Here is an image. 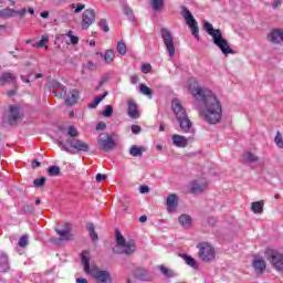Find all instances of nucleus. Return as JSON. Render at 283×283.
I'll return each mask as SVG.
<instances>
[{
  "mask_svg": "<svg viewBox=\"0 0 283 283\" xmlns=\"http://www.w3.org/2000/svg\"><path fill=\"white\" fill-rule=\"evenodd\" d=\"M191 90V94L196 98V101L203 102V117L207 123L210 125H216V123H220L222 120V104L220 99L213 94V91L209 88L196 87L193 86Z\"/></svg>",
  "mask_w": 283,
  "mask_h": 283,
  "instance_id": "nucleus-1",
  "label": "nucleus"
},
{
  "mask_svg": "<svg viewBox=\"0 0 283 283\" xmlns=\"http://www.w3.org/2000/svg\"><path fill=\"white\" fill-rule=\"evenodd\" d=\"M203 30L212 38V42L219 50H221L224 56H229V54H235V51L229 46V41L224 39L222 35V31L220 29H214L213 24L208 21H203Z\"/></svg>",
  "mask_w": 283,
  "mask_h": 283,
  "instance_id": "nucleus-2",
  "label": "nucleus"
},
{
  "mask_svg": "<svg viewBox=\"0 0 283 283\" xmlns=\"http://www.w3.org/2000/svg\"><path fill=\"white\" fill-rule=\"evenodd\" d=\"M81 261L84 266V272L88 273L97 283H113L112 273L107 270H101L98 266H90V258L85 253L81 254Z\"/></svg>",
  "mask_w": 283,
  "mask_h": 283,
  "instance_id": "nucleus-3",
  "label": "nucleus"
},
{
  "mask_svg": "<svg viewBox=\"0 0 283 283\" xmlns=\"http://www.w3.org/2000/svg\"><path fill=\"white\" fill-rule=\"evenodd\" d=\"M171 108L177 122L179 123L180 129L184 130L185 134H189L191 132V127H193V123L189 119L187 109L182 106L180 99L174 98L171 102Z\"/></svg>",
  "mask_w": 283,
  "mask_h": 283,
  "instance_id": "nucleus-4",
  "label": "nucleus"
},
{
  "mask_svg": "<svg viewBox=\"0 0 283 283\" xmlns=\"http://www.w3.org/2000/svg\"><path fill=\"white\" fill-rule=\"evenodd\" d=\"M55 145L62 149V151H66V154H87L90 151V144L85 143L84 140L76 139V138H67L66 145H70L67 147L65 143L61 139L55 140Z\"/></svg>",
  "mask_w": 283,
  "mask_h": 283,
  "instance_id": "nucleus-5",
  "label": "nucleus"
},
{
  "mask_svg": "<svg viewBox=\"0 0 283 283\" xmlns=\"http://www.w3.org/2000/svg\"><path fill=\"white\" fill-rule=\"evenodd\" d=\"M115 242L117 247H122L120 250H118V248H113V253H116L117 255H132V253L136 251V241L125 240V237H123V233L118 229H115Z\"/></svg>",
  "mask_w": 283,
  "mask_h": 283,
  "instance_id": "nucleus-6",
  "label": "nucleus"
},
{
  "mask_svg": "<svg viewBox=\"0 0 283 283\" xmlns=\"http://www.w3.org/2000/svg\"><path fill=\"white\" fill-rule=\"evenodd\" d=\"M181 17H184L186 25L190 28L192 36H195L197 41H200V28H198V21L193 18L191 11H189L185 6H181Z\"/></svg>",
  "mask_w": 283,
  "mask_h": 283,
  "instance_id": "nucleus-7",
  "label": "nucleus"
},
{
  "mask_svg": "<svg viewBox=\"0 0 283 283\" xmlns=\"http://www.w3.org/2000/svg\"><path fill=\"white\" fill-rule=\"evenodd\" d=\"M265 258L276 271H283V254L280 251L268 248L265 250Z\"/></svg>",
  "mask_w": 283,
  "mask_h": 283,
  "instance_id": "nucleus-8",
  "label": "nucleus"
},
{
  "mask_svg": "<svg viewBox=\"0 0 283 283\" xmlns=\"http://www.w3.org/2000/svg\"><path fill=\"white\" fill-rule=\"evenodd\" d=\"M160 34H161L164 45L168 52V56H170V59L174 57L176 55V45L174 44V34L167 28H161Z\"/></svg>",
  "mask_w": 283,
  "mask_h": 283,
  "instance_id": "nucleus-9",
  "label": "nucleus"
},
{
  "mask_svg": "<svg viewBox=\"0 0 283 283\" xmlns=\"http://www.w3.org/2000/svg\"><path fill=\"white\" fill-rule=\"evenodd\" d=\"M197 249H199V258L202 262H213L216 260V250L211 244L202 242L197 245Z\"/></svg>",
  "mask_w": 283,
  "mask_h": 283,
  "instance_id": "nucleus-10",
  "label": "nucleus"
},
{
  "mask_svg": "<svg viewBox=\"0 0 283 283\" xmlns=\"http://www.w3.org/2000/svg\"><path fill=\"white\" fill-rule=\"evenodd\" d=\"M21 120V105H9L8 125L14 127Z\"/></svg>",
  "mask_w": 283,
  "mask_h": 283,
  "instance_id": "nucleus-11",
  "label": "nucleus"
},
{
  "mask_svg": "<svg viewBox=\"0 0 283 283\" xmlns=\"http://www.w3.org/2000/svg\"><path fill=\"white\" fill-rule=\"evenodd\" d=\"M96 21V13L93 9L84 10L82 14V30H87Z\"/></svg>",
  "mask_w": 283,
  "mask_h": 283,
  "instance_id": "nucleus-12",
  "label": "nucleus"
},
{
  "mask_svg": "<svg viewBox=\"0 0 283 283\" xmlns=\"http://www.w3.org/2000/svg\"><path fill=\"white\" fill-rule=\"evenodd\" d=\"M268 41L273 45H282L283 43V29H272L268 34Z\"/></svg>",
  "mask_w": 283,
  "mask_h": 283,
  "instance_id": "nucleus-13",
  "label": "nucleus"
},
{
  "mask_svg": "<svg viewBox=\"0 0 283 283\" xmlns=\"http://www.w3.org/2000/svg\"><path fill=\"white\" fill-rule=\"evenodd\" d=\"M65 227L66 228L63 230H61L59 228L55 229V232L57 233V235H60V238L57 239V240H60V242H70L74 238V234H72V232L70 230V223H66Z\"/></svg>",
  "mask_w": 283,
  "mask_h": 283,
  "instance_id": "nucleus-14",
  "label": "nucleus"
},
{
  "mask_svg": "<svg viewBox=\"0 0 283 283\" xmlns=\"http://www.w3.org/2000/svg\"><path fill=\"white\" fill-rule=\"evenodd\" d=\"M98 145L103 151H112L116 147V140H114L113 136H107L106 139H99Z\"/></svg>",
  "mask_w": 283,
  "mask_h": 283,
  "instance_id": "nucleus-15",
  "label": "nucleus"
},
{
  "mask_svg": "<svg viewBox=\"0 0 283 283\" xmlns=\"http://www.w3.org/2000/svg\"><path fill=\"white\" fill-rule=\"evenodd\" d=\"M134 275L136 280H139V282H150L151 280V274H149V271L144 268H136Z\"/></svg>",
  "mask_w": 283,
  "mask_h": 283,
  "instance_id": "nucleus-16",
  "label": "nucleus"
},
{
  "mask_svg": "<svg viewBox=\"0 0 283 283\" xmlns=\"http://www.w3.org/2000/svg\"><path fill=\"white\" fill-rule=\"evenodd\" d=\"M95 56H99V59L104 60V63H106V65H109V63H114V59H116V53L114 52V50L108 49L105 51V53L95 52Z\"/></svg>",
  "mask_w": 283,
  "mask_h": 283,
  "instance_id": "nucleus-17",
  "label": "nucleus"
},
{
  "mask_svg": "<svg viewBox=\"0 0 283 283\" xmlns=\"http://www.w3.org/2000/svg\"><path fill=\"white\" fill-rule=\"evenodd\" d=\"M252 266H253L256 275H262V273H264V271H266V261H264V259H262V258L254 259L252 262Z\"/></svg>",
  "mask_w": 283,
  "mask_h": 283,
  "instance_id": "nucleus-18",
  "label": "nucleus"
},
{
  "mask_svg": "<svg viewBox=\"0 0 283 283\" xmlns=\"http://www.w3.org/2000/svg\"><path fill=\"white\" fill-rule=\"evenodd\" d=\"M128 105V116L129 118L136 119V118H140V114L138 113V104H136V102L134 99H129L127 102Z\"/></svg>",
  "mask_w": 283,
  "mask_h": 283,
  "instance_id": "nucleus-19",
  "label": "nucleus"
},
{
  "mask_svg": "<svg viewBox=\"0 0 283 283\" xmlns=\"http://www.w3.org/2000/svg\"><path fill=\"white\" fill-rule=\"evenodd\" d=\"M123 12L125 17H127L128 21H130V23H134V25L138 24V20H136V14H134V9H132L129 4L123 7Z\"/></svg>",
  "mask_w": 283,
  "mask_h": 283,
  "instance_id": "nucleus-20",
  "label": "nucleus"
},
{
  "mask_svg": "<svg viewBox=\"0 0 283 283\" xmlns=\"http://www.w3.org/2000/svg\"><path fill=\"white\" fill-rule=\"evenodd\" d=\"M10 271V263L8 262V254L0 252V273H8Z\"/></svg>",
  "mask_w": 283,
  "mask_h": 283,
  "instance_id": "nucleus-21",
  "label": "nucleus"
},
{
  "mask_svg": "<svg viewBox=\"0 0 283 283\" xmlns=\"http://www.w3.org/2000/svg\"><path fill=\"white\" fill-rule=\"evenodd\" d=\"M6 83H12L13 85L17 83V76L12 73H2L0 75V85H6Z\"/></svg>",
  "mask_w": 283,
  "mask_h": 283,
  "instance_id": "nucleus-22",
  "label": "nucleus"
},
{
  "mask_svg": "<svg viewBox=\"0 0 283 283\" xmlns=\"http://www.w3.org/2000/svg\"><path fill=\"white\" fill-rule=\"evenodd\" d=\"M172 145H175V147H187L188 139L181 135H172Z\"/></svg>",
  "mask_w": 283,
  "mask_h": 283,
  "instance_id": "nucleus-23",
  "label": "nucleus"
},
{
  "mask_svg": "<svg viewBox=\"0 0 283 283\" xmlns=\"http://www.w3.org/2000/svg\"><path fill=\"white\" fill-rule=\"evenodd\" d=\"M166 205L168 207V211H171L172 209L178 208V196L175 193H171L167 197Z\"/></svg>",
  "mask_w": 283,
  "mask_h": 283,
  "instance_id": "nucleus-24",
  "label": "nucleus"
},
{
  "mask_svg": "<svg viewBox=\"0 0 283 283\" xmlns=\"http://www.w3.org/2000/svg\"><path fill=\"white\" fill-rule=\"evenodd\" d=\"M178 222H179V224H181V227H184V229H191V223H192L191 216H189V214H181L178 218Z\"/></svg>",
  "mask_w": 283,
  "mask_h": 283,
  "instance_id": "nucleus-25",
  "label": "nucleus"
},
{
  "mask_svg": "<svg viewBox=\"0 0 283 283\" xmlns=\"http://www.w3.org/2000/svg\"><path fill=\"white\" fill-rule=\"evenodd\" d=\"M205 189H207L206 184H200L198 182V180L191 181V188H190L191 193H202Z\"/></svg>",
  "mask_w": 283,
  "mask_h": 283,
  "instance_id": "nucleus-26",
  "label": "nucleus"
},
{
  "mask_svg": "<svg viewBox=\"0 0 283 283\" xmlns=\"http://www.w3.org/2000/svg\"><path fill=\"white\" fill-rule=\"evenodd\" d=\"M76 94H78V91L73 90L71 94L66 96L65 105H69V107H72V105H76V103L78 102V96Z\"/></svg>",
  "mask_w": 283,
  "mask_h": 283,
  "instance_id": "nucleus-27",
  "label": "nucleus"
},
{
  "mask_svg": "<svg viewBox=\"0 0 283 283\" xmlns=\"http://www.w3.org/2000/svg\"><path fill=\"white\" fill-rule=\"evenodd\" d=\"M182 260H185L186 264L188 266H190L191 269L198 270L199 265H198V261H196V259H193V256L189 255V254H181Z\"/></svg>",
  "mask_w": 283,
  "mask_h": 283,
  "instance_id": "nucleus-28",
  "label": "nucleus"
},
{
  "mask_svg": "<svg viewBox=\"0 0 283 283\" xmlns=\"http://www.w3.org/2000/svg\"><path fill=\"white\" fill-rule=\"evenodd\" d=\"M107 94H109V93L104 92L102 95L95 97L94 101L88 104V108L96 109L98 107V105H101V102L105 101V98L107 97Z\"/></svg>",
  "mask_w": 283,
  "mask_h": 283,
  "instance_id": "nucleus-29",
  "label": "nucleus"
},
{
  "mask_svg": "<svg viewBox=\"0 0 283 283\" xmlns=\"http://www.w3.org/2000/svg\"><path fill=\"white\" fill-rule=\"evenodd\" d=\"M145 151L144 147H138L136 145H133L129 149V155L133 156L134 158H140L143 157V153Z\"/></svg>",
  "mask_w": 283,
  "mask_h": 283,
  "instance_id": "nucleus-30",
  "label": "nucleus"
},
{
  "mask_svg": "<svg viewBox=\"0 0 283 283\" xmlns=\"http://www.w3.org/2000/svg\"><path fill=\"white\" fill-rule=\"evenodd\" d=\"M251 209L253 213H262L264 211V201L252 202Z\"/></svg>",
  "mask_w": 283,
  "mask_h": 283,
  "instance_id": "nucleus-31",
  "label": "nucleus"
},
{
  "mask_svg": "<svg viewBox=\"0 0 283 283\" xmlns=\"http://www.w3.org/2000/svg\"><path fill=\"white\" fill-rule=\"evenodd\" d=\"M159 271L165 277H176V272L165 265H159Z\"/></svg>",
  "mask_w": 283,
  "mask_h": 283,
  "instance_id": "nucleus-32",
  "label": "nucleus"
},
{
  "mask_svg": "<svg viewBox=\"0 0 283 283\" xmlns=\"http://www.w3.org/2000/svg\"><path fill=\"white\" fill-rule=\"evenodd\" d=\"M86 229L91 235V240L93 242H96L98 240V233H96V230H95V227H94V223H87L86 224Z\"/></svg>",
  "mask_w": 283,
  "mask_h": 283,
  "instance_id": "nucleus-33",
  "label": "nucleus"
},
{
  "mask_svg": "<svg viewBox=\"0 0 283 283\" xmlns=\"http://www.w3.org/2000/svg\"><path fill=\"white\" fill-rule=\"evenodd\" d=\"M15 12H17V10L7 8V9H3L0 11V17H1V19H10V18L14 17Z\"/></svg>",
  "mask_w": 283,
  "mask_h": 283,
  "instance_id": "nucleus-34",
  "label": "nucleus"
},
{
  "mask_svg": "<svg viewBox=\"0 0 283 283\" xmlns=\"http://www.w3.org/2000/svg\"><path fill=\"white\" fill-rule=\"evenodd\" d=\"M151 8L155 12H160L165 8V0H151Z\"/></svg>",
  "mask_w": 283,
  "mask_h": 283,
  "instance_id": "nucleus-35",
  "label": "nucleus"
},
{
  "mask_svg": "<svg viewBox=\"0 0 283 283\" xmlns=\"http://www.w3.org/2000/svg\"><path fill=\"white\" fill-rule=\"evenodd\" d=\"M48 174L51 177L61 176V167H59V166H50L48 168Z\"/></svg>",
  "mask_w": 283,
  "mask_h": 283,
  "instance_id": "nucleus-36",
  "label": "nucleus"
},
{
  "mask_svg": "<svg viewBox=\"0 0 283 283\" xmlns=\"http://www.w3.org/2000/svg\"><path fill=\"white\" fill-rule=\"evenodd\" d=\"M139 92L144 94V96H151V94H154V91L145 84H139Z\"/></svg>",
  "mask_w": 283,
  "mask_h": 283,
  "instance_id": "nucleus-37",
  "label": "nucleus"
},
{
  "mask_svg": "<svg viewBox=\"0 0 283 283\" xmlns=\"http://www.w3.org/2000/svg\"><path fill=\"white\" fill-rule=\"evenodd\" d=\"M117 52L120 56H125L127 54V44L123 41L117 42Z\"/></svg>",
  "mask_w": 283,
  "mask_h": 283,
  "instance_id": "nucleus-38",
  "label": "nucleus"
},
{
  "mask_svg": "<svg viewBox=\"0 0 283 283\" xmlns=\"http://www.w3.org/2000/svg\"><path fill=\"white\" fill-rule=\"evenodd\" d=\"M57 98H65L67 96V87L61 86L59 90H55L53 93Z\"/></svg>",
  "mask_w": 283,
  "mask_h": 283,
  "instance_id": "nucleus-39",
  "label": "nucleus"
},
{
  "mask_svg": "<svg viewBox=\"0 0 283 283\" xmlns=\"http://www.w3.org/2000/svg\"><path fill=\"white\" fill-rule=\"evenodd\" d=\"M114 114V107L112 105H106L103 111L104 118H111Z\"/></svg>",
  "mask_w": 283,
  "mask_h": 283,
  "instance_id": "nucleus-40",
  "label": "nucleus"
},
{
  "mask_svg": "<svg viewBox=\"0 0 283 283\" xmlns=\"http://www.w3.org/2000/svg\"><path fill=\"white\" fill-rule=\"evenodd\" d=\"M50 41V36L42 35L41 40L33 44L34 48H45V44Z\"/></svg>",
  "mask_w": 283,
  "mask_h": 283,
  "instance_id": "nucleus-41",
  "label": "nucleus"
},
{
  "mask_svg": "<svg viewBox=\"0 0 283 283\" xmlns=\"http://www.w3.org/2000/svg\"><path fill=\"white\" fill-rule=\"evenodd\" d=\"M274 143L279 149H283V137L282 133L277 132L274 138Z\"/></svg>",
  "mask_w": 283,
  "mask_h": 283,
  "instance_id": "nucleus-42",
  "label": "nucleus"
},
{
  "mask_svg": "<svg viewBox=\"0 0 283 283\" xmlns=\"http://www.w3.org/2000/svg\"><path fill=\"white\" fill-rule=\"evenodd\" d=\"M22 209H23L24 213H27V216H32V213H34V211H35L34 203L27 205Z\"/></svg>",
  "mask_w": 283,
  "mask_h": 283,
  "instance_id": "nucleus-43",
  "label": "nucleus"
},
{
  "mask_svg": "<svg viewBox=\"0 0 283 283\" xmlns=\"http://www.w3.org/2000/svg\"><path fill=\"white\" fill-rule=\"evenodd\" d=\"M45 180H48L45 177H40L33 180L34 187H44Z\"/></svg>",
  "mask_w": 283,
  "mask_h": 283,
  "instance_id": "nucleus-44",
  "label": "nucleus"
},
{
  "mask_svg": "<svg viewBox=\"0 0 283 283\" xmlns=\"http://www.w3.org/2000/svg\"><path fill=\"white\" fill-rule=\"evenodd\" d=\"M98 25L103 32H109V24H107V20L101 19Z\"/></svg>",
  "mask_w": 283,
  "mask_h": 283,
  "instance_id": "nucleus-45",
  "label": "nucleus"
},
{
  "mask_svg": "<svg viewBox=\"0 0 283 283\" xmlns=\"http://www.w3.org/2000/svg\"><path fill=\"white\" fill-rule=\"evenodd\" d=\"M67 134L71 136L70 138H76V136H78V130L74 126H69Z\"/></svg>",
  "mask_w": 283,
  "mask_h": 283,
  "instance_id": "nucleus-46",
  "label": "nucleus"
},
{
  "mask_svg": "<svg viewBox=\"0 0 283 283\" xmlns=\"http://www.w3.org/2000/svg\"><path fill=\"white\" fill-rule=\"evenodd\" d=\"M245 158L248 163H258V156L253 155L251 151L245 154Z\"/></svg>",
  "mask_w": 283,
  "mask_h": 283,
  "instance_id": "nucleus-47",
  "label": "nucleus"
},
{
  "mask_svg": "<svg viewBox=\"0 0 283 283\" xmlns=\"http://www.w3.org/2000/svg\"><path fill=\"white\" fill-rule=\"evenodd\" d=\"M19 247L22 249L28 247V235H22L18 242Z\"/></svg>",
  "mask_w": 283,
  "mask_h": 283,
  "instance_id": "nucleus-48",
  "label": "nucleus"
},
{
  "mask_svg": "<svg viewBox=\"0 0 283 283\" xmlns=\"http://www.w3.org/2000/svg\"><path fill=\"white\" fill-rule=\"evenodd\" d=\"M132 134L138 135L143 132V128L139 125H132L130 126Z\"/></svg>",
  "mask_w": 283,
  "mask_h": 283,
  "instance_id": "nucleus-49",
  "label": "nucleus"
},
{
  "mask_svg": "<svg viewBox=\"0 0 283 283\" xmlns=\"http://www.w3.org/2000/svg\"><path fill=\"white\" fill-rule=\"evenodd\" d=\"M105 129H107V124H105L104 122H99V123L96 124V130L97 132H103Z\"/></svg>",
  "mask_w": 283,
  "mask_h": 283,
  "instance_id": "nucleus-50",
  "label": "nucleus"
},
{
  "mask_svg": "<svg viewBox=\"0 0 283 283\" xmlns=\"http://www.w3.org/2000/svg\"><path fill=\"white\" fill-rule=\"evenodd\" d=\"M142 72L144 74H149V72H151V64H143L142 65Z\"/></svg>",
  "mask_w": 283,
  "mask_h": 283,
  "instance_id": "nucleus-51",
  "label": "nucleus"
},
{
  "mask_svg": "<svg viewBox=\"0 0 283 283\" xmlns=\"http://www.w3.org/2000/svg\"><path fill=\"white\" fill-rule=\"evenodd\" d=\"M107 178V175H103L98 172L95 177L96 182H104V180Z\"/></svg>",
  "mask_w": 283,
  "mask_h": 283,
  "instance_id": "nucleus-52",
  "label": "nucleus"
},
{
  "mask_svg": "<svg viewBox=\"0 0 283 283\" xmlns=\"http://www.w3.org/2000/svg\"><path fill=\"white\" fill-rule=\"evenodd\" d=\"M83 10H85V4L83 3H77L76 7H75V14H78L80 12H83Z\"/></svg>",
  "mask_w": 283,
  "mask_h": 283,
  "instance_id": "nucleus-53",
  "label": "nucleus"
},
{
  "mask_svg": "<svg viewBox=\"0 0 283 283\" xmlns=\"http://www.w3.org/2000/svg\"><path fill=\"white\" fill-rule=\"evenodd\" d=\"M64 85L63 84H61V82H53L52 83V92H53V94H54V92H56V90H61V87H63Z\"/></svg>",
  "mask_w": 283,
  "mask_h": 283,
  "instance_id": "nucleus-54",
  "label": "nucleus"
},
{
  "mask_svg": "<svg viewBox=\"0 0 283 283\" xmlns=\"http://www.w3.org/2000/svg\"><path fill=\"white\" fill-rule=\"evenodd\" d=\"M217 222H218V219H216L214 217H208V224L210 227H216Z\"/></svg>",
  "mask_w": 283,
  "mask_h": 283,
  "instance_id": "nucleus-55",
  "label": "nucleus"
},
{
  "mask_svg": "<svg viewBox=\"0 0 283 283\" xmlns=\"http://www.w3.org/2000/svg\"><path fill=\"white\" fill-rule=\"evenodd\" d=\"M140 193H149V186L143 185L139 187Z\"/></svg>",
  "mask_w": 283,
  "mask_h": 283,
  "instance_id": "nucleus-56",
  "label": "nucleus"
},
{
  "mask_svg": "<svg viewBox=\"0 0 283 283\" xmlns=\"http://www.w3.org/2000/svg\"><path fill=\"white\" fill-rule=\"evenodd\" d=\"M70 42L72 43V45H78V36L71 35Z\"/></svg>",
  "mask_w": 283,
  "mask_h": 283,
  "instance_id": "nucleus-57",
  "label": "nucleus"
},
{
  "mask_svg": "<svg viewBox=\"0 0 283 283\" xmlns=\"http://www.w3.org/2000/svg\"><path fill=\"white\" fill-rule=\"evenodd\" d=\"M27 13H28L27 8L15 11V14H18L19 17H24Z\"/></svg>",
  "mask_w": 283,
  "mask_h": 283,
  "instance_id": "nucleus-58",
  "label": "nucleus"
},
{
  "mask_svg": "<svg viewBox=\"0 0 283 283\" xmlns=\"http://www.w3.org/2000/svg\"><path fill=\"white\" fill-rule=\"evenodd\" d=\"M282 6V0H274L272 3L273 10H276V8H280Z\"/></svg>",
  "mask_w": 283,
  "mask_h": 283,
  "instance_id": "nucleus-59",
  "label": "nucleus"
},
{
  "mask_svg": "<svg viewBox=\"0 0 283 283\" xmlns=\"http://www.w3.org/2000/svg\"><path fill=\"white\" fill-rule=\"evenodd\" d=\"M30 78H32V74L21 76V81H23V83H30Z\"/></svg>",
  "mask_w": 283,
  "mask_h": 283,
  "instance_id": "nucleus-60",
  "label": "nucleus"
},
{
  "mask_svg": "<svg viewBox=\"0 0 283 283\" xmlns=\"http://www.w3.org/2000/svg\"><path fill=\"white\" fill-rule=\"evenodd\" d=\"M32 167L33 169H35V167H41V161H39V159H33Z\"/></svg>",
  "mask_w": 283,
  "mask_h": 283,
  "instance_id": "nucleus-61",
  "label": "nucleus"
},
{
  "mask_svg": "<svg viewBox=\"0 0 283 283\" xmlns=\"http://www.w3.org/2000/svg\"><path fill=\"white\" fill-rule=\"evenodd\" d=\"M40 17H42V19H48L50 17V11H42Z\"/></svg>",
  "mask_w": 283,
  "mask_h": 283,
  "instance_id": "nucleus-62",
  "label": "nucleus"
},
{
  "mask_svg": "<svg viewBox=\"0 0 283 283\" xmlns=\"http://www.w3.org/2000/svg\"><path fill=\"white\" fill-rule=\"evenodd\" d=\"M76 283H88V282H87V279L85 277H77Z\"/></svg>",
  "mask_w": 283,
  "mask_h": 283,
  "instance_id": "nucleus-63",
  "label": "nucleus"
},
{
  "mask_svg": "<svg viewBox=\"0 0 283 283\" xmlns=\"http://www.w3.org/2000/svg\"><path fill=\"white\" fill-rule=\"evenodd\" d=\"M107 82V77H102V80L99 81V87H103V85H105Z\"/></svg>",
  "mask_w": 283,
  "mask_h": 283,
  "instance_id": "nucleus-64",
  "label": "nucleus"
}]
</instances>
